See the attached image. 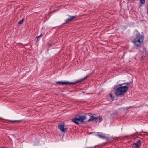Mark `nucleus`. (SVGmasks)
Returning <instances> with one entry per match:
<instances>
[{"mask_svg":"<svg viewBox=\"0 0 148 148\" xmlns=\"http://www.w3.org/2000/svg\"><path fill=\"white\" fill-rule=\"evenodd\" d=\"M123 84H119L116 86L115 94L117 96H124L127 91L128 90V87L127 86H122Z\"/></svg>","mask_w":148,"mask_h":148,"instance_id":"f257e3e1","label":"nucleus"},{"mask_svg":"<svg viewBox=\"0 0 148 148\" xmlns=\"http://www.w3.org/2000/svg\"><path fill=\"white\" fill-rule=\"evenodd\" d=\"M88 114L90 117L88 120L87 119V117L85 116H79L81 124H86L88 122H89L91 121L96 120L97 119L95 118V117L94 116V114L93 115L90 113H89Z\"/></svg>","mask_w":148,"mask_h":148,"instance_id":"f03ea898","label":"nucleus"},{"mask_svg":"<svg viewBox=\"0 0 148 148\" xmlns=\"http://www.w3.org/2000/svg\"><path fill=\"white\" fill-rule=\"evenodd\" d=\"M144 38V36L139 33L136 35L135 38L132 40V42L136 46H140L143 42Z\"/></svg>","mask_w":148,"mask_h":148,"instance_id":"7ed1b4c3","label":"nucleus"},{"mask_svg":"<svg viewBox=\"0 0 148 148\" xmlns=\"http://www.w3.org/2000/svg\"><path fill=\"white\" fill-rule=\"evenodd\" d=\"M89 76V75L86 76L85 77L82 79H80L77 81H75L74 82H70L68 81L65 82V81H58L56 82V83L60 85H68L72 84H75L79 82H82L84 80L86 79L87 77Z\"/></svg>","mask_w":148,"mask_h":148,"instance_id":"20e7f679","label":"nucleus"},{"mask_svg":"<svg viewBox=\"0 0 148 148\" xmlns=\"http://www.w3.org/2000/svg\"><path fill=\"white\" fill-rule=\"evenodd\" d=\"M64 123H61L58 126V128L62 131L65 133L67 131V128H64Z\"/></svg>","mask_w":148,"mask_h":148,"instance_id":"39448f33","label":"nucleus"},{"mask_svg":"<svg viewBox=\"0 0 148 148\" xmlns=\"http://www.w3.org/2000/svg\"><path fill=\"white\" fill-rule=\"evenodd\" d=\"M71 121L72 122L77 125L81 124V123L80 122V120L79 116H78V118L75 117L72 119H71Z\"/></svg>","mask_w":148,"mask_h":148,"instance_id":"423d86ee","label":"nucleus"},{"mask_svg":"<svg viewBox=\"0 0 148 148\" xmlns=\"http://www.w3.org/2000/svg\"><path fill=\"white\" fill-rule=\"evenodd\" d=\"M68 16L69 17L66 20L65 23H64L65 24L71 21L72 20L74 19L76 17V15L71 16L69 15H68Z\"/></svg>","mask_w":148,"mask_h":148,"instance_id":"0eeeda50","label":"nucleus"},{"mask_svg":"<svg viewBox=\"0 0 148 148\" xmlns=\"http://www.w3.org/2000/svg\"><path fill=\"white\" fill-rule=\"evenodd\" d=\"M141 141L140 140H138L136 143H134L133 145L135 146V148H139L141 145Z\"/></svg>","mask_w":148,"mask_h":148,"instance_id":"6e6552de","label":"nucleus"},{"mask_svg":"<svg viewBox=\"0 0 148 148\" xmlns=\"http://www.w3.org/2000/svg\"><path fill=\"white\" fill-rule=\"evenodd\" d=\"M95 118L97 119L96 120H95V121H96V122L98 121V119H99L100 122H101L102 121V118L101 116H98L97 117H95Z\"/></svg>","mask_w":148,"mask_h":148,"instance_id":"1a4fd4ad","label":"nucleus"},{"mask_svg":"<svg viewBox=\"0 0 148 148\" xmlns=\"http://www.w3.org/2000/svg\"><path fill=\"white\" fill-rule=\"evenodd\" d=\"M97 136L98 137L102 138L105 139L106 138V137L105 136L102 135H101L100 134H97Z\"/></svg>","mask_w":148,"mask_h":148,"instance_id":"9d476101","label":"nucleus"},{"mask_svg":"<svg viewBox=\"0 0 148 148\" xmlns=\"http://www.w3.org/2000/svg\"><path fill=\"white\" fill-rule=\"evenodd\" d=\"M24 20V19H22L21 20L18 22V23L19 24H22L23 23Z\"/></svg>","mask_w":148,"mask_h":148,"instance_id":"9b49d317","label":"nucleus"},{"mask_svg":"<svg viewBox=\"0 0 148 148\" xmlns=\"http://www.w3.org/2000/svg\"><path fill=\"white\" fill-rule=\"evenodd\" d=\"M8 121H9L10 122H19L21 121V120H14V121H12L10 120H8Z\"/></svg>","mask_w":148,"mask_h":148,"instance_id":"f8f14e48","label":"nucleus"},{"mask_svg":"<svg viewBox=\"0 0 148 148\" xmlns=\"http://www.w3.org/2000/svg\"><path fill=\"white\" fill-rule=\"evenodd\" d=\"M140 1L142 4H144L145 3V0H140Z\"/></svg>","mask_w":148,"mask_h":148,"instance_id":"ddd939ff","label":"nucleus"},{"mask_svg":"<svg viewBox=\"0 0 148 148\" xmlns=\"http://www.w3.org/2000/svg\"><path fill=\"white\" fill-rule=\"evenodd\" d=\"M131 83L130 82H127V83H123V84H126L127 85H129L130 84H131Z\"/></svg>","mask_w":148,"mask_h":148,"instance_id":"4468645a","label":"nucleus"},{"mask_svg":"<svg viewBox=\"0 0 148 148\" xmlns=\"http://www.w3.org/2000/svg\"><path fill=\"white\" fill-rule=\"evenodd\" d=\"M42 36H43L42 34H41L38 37H37L36 38H37V39H38L39 37H40Z\"/></svg>","mask_w":148,"mask_h":148,"instance_id":"2eb2a0df","label":"nucleus"},{"mask_svg":"<svg viewBox=\"0 0 148 148\" xmlns=\"http://www.w3.org/2000/svg\"><path fill=\"white\" fill-rule=\"evenodd\" d=\"M112 94H110V96L111 97V98H112H112H113V96H112Z\"/></svg>","mask_w":148,"mask_h":148,"instance_id":"dca6fc26","label":"nucleus"},{"mask_svg":"<svg viewBox=\"0 0 148 148\" xmlns=\"http://www.w3.org/2000/svg\"><path fill=\"white\" fill-rule=\"evenodd\" d=\"M0 148H7L6 147H0Z\"/></svg>","mask_w":148,"mask_h":148,"instance_id":"f3484780","label":"nucleus"}]
</instances>
